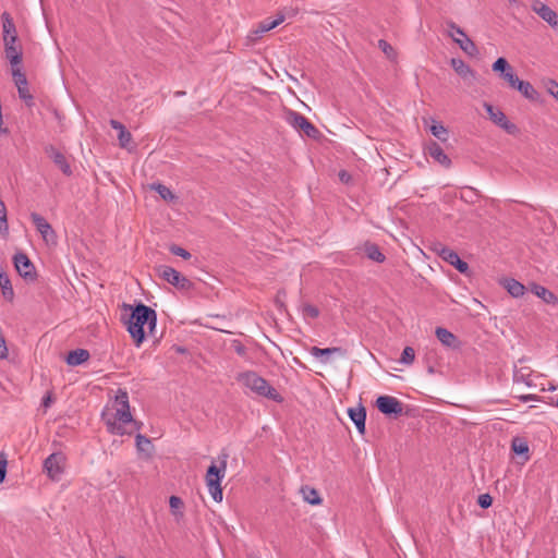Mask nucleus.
<instances>
[{
	"instance_id": "4",
	"label": "nucleus",
	"mask_w": 558,
	"mask_h": 558,
	"mask_svg": "<svg viewBox=\"0 0 558 558\" xmlns=\"http://www.w3.org/2000/svg\"><path fill=\"white\" fill-rule=\"evenodd\" d=\"M1 19L5 56L10 60L11 66L20 65L23 53L22 48L17 45L15 24L8 12H3Z\"/></svg>"
},
{
	"instance_id": "55",
	"label": "nucleus",
	"mask_w": 558,
	"mask_h": 558,
	"mask_svg": "<svg viewBox=\"0 0 558 558\" xmlns=\"http://www.w3.org/2000/svg\"><path fill=\"white\" fill-rule=\"evenodd\" d=\"M557 407H558V399H557Z\"/></svg>"
},
{
	"instance_id": "21",
	"label": "nucleus",
	"mask_w": 558,
	"mask_h": 558,
	"mask_svg": "<svg viewBox=\"0 0 558 558\" xmlns=\"http://www.w3.org/2000/svg\"><path fill=\"white\" fill-rule=\"evenodd\" d=\"M109 124L112 129L117 130L119 145L122 148H128L130 143L132 142V134L126 130V128L118 120L111 119Z\"/></svg>"
},
{
	"instance_id": "41",
	"label": "nucleus",
	"mask_w": 558,
	"mask_h": 558,
	"mask_svg": "<svg viewBox=\"0 0 558 558\" xmlns=\"http://www.w3.org/2000/svg\"><path fill=\"white\" fill-rule=\"evenodd\" d=\"M512 450L517 453V454H525L529 452V446L525 441H522V440H518V439H514L512 441V446H511Z\"/></svg>"
},
{
	"instance_id": "49",
	"label": "nucleus",
	"mask_w": 558,
	"mask_h": 558,
	"mask_svg": "<svg viewBox=\"0 0 558 558\" xmlns=\"http://www.w3.org/2000/svg\"><path fill=\"white\" fill-rule=\"evenodd\" d=\"M7 474V461L0 460V484L4 481Z\"/></svg>"
},
{
	"instance_id": "5",
	"label": "nucleus",
	"mask_w": 558,
	"mask_h": 558,
	"mask_svg": "<svg viewBox=\"0 0 558 558\" xmlns=\"http://www.w3.org/2000/svg\"><path fill=\"white\" fill-rule=\"evenodd\" d=\"M227 459L228 454L223 453L222 459L220 461V465L218 466L215 462H213L206 472V484L208 487V492L211 495L213 499L217 502L222 500V488H221V480L225 477L226 469H227Z\"/></svg>"
},
{
	"instance_id": "15",
	"label": "nucleus",
	"mask_w": 558,
	"mask_h": 558,
	"mask_svg": "<svg viewBox=\"0 0 558 558\" xmlns=\"http://www.w3.org/2000/svg\"><path fill=\"white\" fill-rule=\"evenodd\" d=\"M532 10L551 27H558V14L548 5L539 0H534L532 3Z\"/></svg>"
},
{
	"instance_id": "32",
	"label": "nucleus",
	"mask_w": 558,
	"mask_h": 558,
	"mask_svg": "<svg viewBox=\"0 0 558 558\" xmlns=\"http://www.w3.org/2000/svg\"><path fill=\"white\" fill-rule=\"evenodd\" d=\"M518 92H520L522 94V96L529 100H537V98H538L537 90L527 81L518 83Z\"/></svg>"
},
{
	"instance_id": "34",
	"label": "nucleus",
	"mask_w": 558,
	"mask_h": 558,
	"mask_svg": "<svg viewBox=\"0 0 558 558\" xmlns=\"http://www.w3.org/2000/svg\"><path fill=\"white\" fill-rule=\"evenodd\" d=\"M304 500L311 505H319L322 502V498L319 497L316 489L305 486L301 489Z\"/></svg>"
},
{
	"instance_id": "31",
	"label": "nucleus",
	"mask_w": 558,
	"mask_h": 558,
	"mask_svg": "<svg viewBox=\"0 0 558 558\" xmlns=\"http://www.w3.org/2000/svg\"><path fill=\"white\" fill-rule=\"evenodd\" d=\"M136 448L138 452L145 453L146 458H150L153 454L154 446L150 439L142 434L136 435Z\"/></svg>"
},
{
	"instance_id": "13",
	"label": "nucleus",
	"mask_w": 558,
	"mask_h": 558,
	"mask_svg": "<svg viewBox=\"0 0 558 558\" xmlns=\"http://www.w3.org/2000/svg\"><path fill=\"white\" fill-rule=\"evenodd\" d=\"M31 219L46 243L56 244L57 234L51 225L39 214L32 213Z\"/></svg>"
},
{
	"instance_id": "3",
	"label": "nucleus",
	"mask_w": 558,
	"mask_h": 558,
	"mask_svg": "<svg viewBox=\"0 0 558 558\" xmlns=\"http://www.w3.org/2000/svg\"><path fill=\"white\" fill-rule=\"evenodd\" d=\"M236 380L253 393L281 403L282 396L262 376L254 371L239 373Z\"/></svg>"
},
{
	"instance_id": "7",
	"label": "nucleus",
	"mask_w": 558,
	"mask_h": 558,
	"mask_svg": "<svg viewBox=\"0 0 558 558\" xmlns=\"http://www.w3.org/2000/svg\"><path fill=\"white\" fill-rule=\"evenodd\" d=\"M448 27L450 28L449 36L452 40L459 45L460 49L463 50L470 57H475L478 54V49L474 41L468 37L464 31L458 26L454 22H448Z\"/></svg>"
},
{
	"instance_id": "11",
	"label": "nucleus",
	"mask_w": 558,
	"mask_h": 558,
	"mask_svg": "<svg viewBox=\"0 0 558 558\" xmlns=\"http://www.w3.org/2000/svg\"><path fill=\"white\" fill-rule=\"evenodd\" d=\"M65 457L61 452L51 453L44 461V469L52 481H59L64 472Z\"/></svg>"
},
{
	"instance_id": "18",
	"label": "nucleus",
	"mask_w": 558,
	"mask_h": 558,
	"mask_svg": "<svg viewBox=\"0 0 558 558\" xmlns=\"http://www.w3.org/2000/svg\"><path fill=\"white\" fill-rule=\"evenodd\" d=\"M513 381L517 383V384H524L526 385L527 387H534L535 386V383H534V379H533V371L531 367L529 366H519V365H514V368H513Z\"/></svg>"
},
{
	"instance_id": "33",
	"label": "nucleus",
	"mask_w": 558,
	"mask_h": 558,
	"mask_svg": "<svg viewBox=\"0 0 558 558\" xmlns=\"http://www.w3.org/2000/svg\"><path fill=\"white\" fill-rule=\"evenodd\" d=\"M151 190L156 191L159 196L167 202H173L178 198L169 187L161 183L151 184Z\"/></svg>"
},
{
	"instance_id": "43",
	"label": "nucleus",
	"mask_w": 558,
	"mask_h": 558,
	"mask_svg": "<svg viewBox=\"0 0 558 558\" xmlns=\"http://www.w3.org/2000/svg\"><path fill=\"white\" fill-rule=\"evenodd\" d=\"M170 252L175 255V256H180L184 259H190L191 258V253L187 252L185 248L181 247V246H178V245H172L170 246Z\"/></svg>"
},
{
	"instance_id": "2",
	"label": "nucleus",
	"mask_w": 558,
	"mask_h": 558,
	"mask_svg": "<svg viewBox=\"0 0 558 558\" xmlns=\"http://www.w3.org/2000/svg\"><path fill=\"white\" fill-rule=\"evenodd\" d=\"M124 306L125 308L131 310V315L125 322L126 329L130 332L135 345L138 348L145 340V325L148 326L149 335L155 337L157 314L151 307L143 303H138L135 306L125 304Z\"/></svg>"
},
{
	"instance_id": "28",
	"label": "nucleus",
	"mask_w": 558,
	"mask_h": 558,
	"mask_svg": "<svg viewBox=\"0 0 558 558\" xmlns=\"http://www.w3.org/2000/svg\"><path fill=\"white\" fill-rule=\"evenodd\" d=\"M310 352L315 357H320L323 355H330V354H337L339 356L347 355V350L341 347H331V348H325V349H320L318 347H312Z\"/></svg>"
},
{
	"instance_id": "36",
	"label": "nucleus",
	"mask_w": 558,
	"mask_h": 558,
	"mask_svg": "<svg viewBox=\"0 0 558 558\" xmlns=\"http://www.w3.org/2000/svg\"><path fill=\"white\" fill-rule=\"evenodd\" d=\"M183 505L184 504H183L182 499L178 496H171L169 499V506H170L171 512L177 518H181L183 515V513L181 512Z\"/></svg>"
},
{
	"instance_id": "19",
	"label": "nucleus",
	"mask_w": 558,
	"mask_h": 558,
	"mask_svg": "<svg viewBox=\"0 0 558 558\" xmlns=\"http://www.w3.org/2000/svg\"><path fill=\"white\" fill-rule=\"evenodd\" d=\"M348 415L351 421L355 424L357 432L361 435L365 434V421H366V410L360 404L356 408H350L348 410Z\"/></svg>"
},
{
	"instance_id": "38",
	"label": "nucleus",
	"mask_w": 558,
	"mask_h": 558,
	"mask_svg": "<svg viewBox=\"0 0 558 558\" xmlns=\"http://www.w3.org/2000/svg\"><path fill=\"white\" fill-rule=\"evenodd\" d=\"M415 359V351L412 347H405L401 353L400 363L411 365Z\"/></svg>"
},
{
	"instance_id": "23",
	"label": "nucleus",
	"mask_w": 558,
	"mask_h": 558,
	"mask_svg": "<svg viewBox=\"0 0 558 558\" xmlns=\"http://www.w3.org/2000/svg\"><path fill=\"white\" fill-rule=\"evenodd\" d=\"M502 287L513 298H520L525 293L526 288L524 284L513 278H506L501 281Z\"/></svg>"
},
{
	"instance_id": "16",
	"label": "nucleus",
	"mask_w": 558,
	"mask_h": 558,
	"mask_svg": "<svg viewBox=\"0 0 558 558\" xmlns=\"http://www.w3.org/2000/svg\"><path fill=\"white\" fill-rule=\"evenodd\" d=\"M438 255L448 264L453 266L459 272L466 274L469 270V265L464 260H462L458 253L449 247H441L438 252Z\"/></svg>"
},
{
	"instance_id": "25",
	"label": "nucleus",
	"mask_w": 558,
	"mask_h": 558,
	"mask_svg": "<svg viewBox=\"0 0 558 558\" xmlns=\"http://www.w3.org/2000/svg\"><path fill=\"white\" fill-rule=\"evenodd\" d=\"M90 354L85 349H76L73 351H70L66 356V363L70 366H77L83 364L84 362L88 361Z\"/></svg>"
},
{
	"instance_id": "39",
	"label": "nucleus",
	"mask_w": 558,
	"mask_h": 558,
	"mask_svg": "<svg viewBox=\"0 0 558 558\" xmlns=\"http://www.w3.org/2000/svg\"><path fill=\"white\" fill-rule=\"evenodd\" d=\"M492 69L494 72H500V74L502 75L508 70H510L511 66L505 58L500 57L493 63Z\"/></svg>"
},
{
	"instance_id": "45",
	"label": "nucleus",
	"mask_w": 558,
	"mask_h": 558,
	"mask_svg": "<svg viewBox=\"0 0 558 558\" xmlns=\"http://www.w3.org/2000/svg\"><path fill=\"white\" fill-rule=\"evenodd\" d=\"M547 90L555 98L558 96V83L556 81L550 80L547 84Z\"/></svg>"
},
{
	"instance_id": "26",
	"label": "nucleus",
	"mask_w": 558,
	"mask_h": 558,
	"mask_svg": "<svg viewBox=\"0 0 558 558\" xmlns=\"http://www.w3.org/2000/svg\"><path fill=\"white\" fill-rule=\"evenodd\" d=\"M0 289L1 294L7 301H12L14 298V291L11 283V280L7 272L0 267Z\"/></svg>"
},
{
	"instance_id": "44",
	"label": "nucleus",
	"mask_w": 558,
	"mask_h": 558,
	"mask_svg": "<svg viewBox=\"0 0 558 558\" xmlns=\"http://www.w3.org/2000/svg\"><path fill=\"white\" fill-rule=\"evenodd\" d=\"M477 504L481 508L487 509L493 504V497L489 494H482L477 498Z\"/></svg>"
},
{
	"instance_id": "24",
	"label": "nucleus",
	"mask_w": 558,
	"mask_h": 558,
	"mask_svg": "<svg viewBox=\"0 0 558 558\" xmlns=\"http://www.w3.org/2000/svg\"><path fill=\"white\" fill-rule=\"evenodd\" d=\"M283 15H280L278 16L277 19H266L264 21H262L257 28L253 32V34L255 35L254 38H258L262 36V34L266 33V32H269L271 29H274L275 27H277L279 24H281L283 22Z\"/></svg>"
},
{
	"instance_id": "51",
	"label": "nucleus",
	"mask_w": 558,
	"mask_h": 558,
	"mask_svg": "<svg viewBox=\"0 0 558 558\" xmlns=\"http://www.w3.org/2000/svg\"><path fill=\"white\" fill-rule=\"evenodd\" d=\"M339 179L343 183H349L351 175L347 171L342 170L339 172Z\"/></svg>"
},
{
	"instance_id": "20",
	"label": "nucleus",
	"mask_w": 558,
	"mask_h": 558,
	"mask_svg": "<svg viewBox=\"0 0 558 558\" xmlns=\"http://www.w3.org/2000/svg\"><path fill=\"white\" fill-rule=\"evenodd\" d=\"M529 289L533 294L542 299L546 304L556 305L558 303L557 295L538 283L532 282L529 286Z\"/></svg>"
},
{
	"instance_id": "17",
	"label": "nucleus",
	"mask_w": 558,
	"mask_h": 558,
	"mask_svg": "<svg viewBox=\"0 0 558 558\" xmlns=\"http://www.w3.org/2000/svg\"><path fill=\"white\" fill-rule=\"evenodd\" d=\"M425 154L445 168H449L451 166L450 158L447 156L440 145L434 141H430L425 146Z\"/></svg>"
},
{
	"instance_id": "47",
	"label": "nucleus",
	"mask_w": 558,
	"mask_h": 558,
	"mask_svg": "<svg viewBox=\"0 0 558 558\" xmlns=\"http://www.w3.org/2000/svg\"><path fill=\"white\" fill-rule=\"evenodd\" d=\"M8 356V348L4 338L0 335V359Z\"/></svg>"
},
{
	"instance_id": "42",
	"label": "nucleus",
	"mask_w": 558,
	"mask_h": 558,
	"mask_svg": "<svg viewBox=\"0 0 558 558\" xmlns=\"http://www.w3.org/2000/svg\"><path fill=\"white\" fill-rule=\"evenodd\" d=\"M378 47L383 50V52L390 59L395 58L396 57V51L393 49V47L387 43L386 40L384 39H380L378 41Z\"/></svg>"
},
{
	"instance_id": "40",
	"label": "nucleus",
	"mask_w": 558,
	"mask_h": 558,
	"mask_svg": "<svg viewBox=\"0 0 558 558\" xmlns=\"http://www.w3.org/2000/svg\"><path fill=\"white\" fill-rule=\"evenodd\" d=\"M304 317L317 318L319 316V310L308 303H305L301 307Z\"/></svg>"
},
{
	"instance_id": "8",
	"label": "nucleus",
	"mask_w": 558,
	"mask_h": 558,
	"mask_svg": "<svg viewBox=\"0 0 558 558\" xmlns=\"http://www.w3.org/2000/svg\"><path fill=\"white\" fill-rule=\"evenodd\" d=\"M157 271L160 278L180 290L189 291L193 288L191 280L170 266L161 265Z\"/></svg>"
},
{
	"instance_id": "35",
	"label": "nucleus",
	"mask_w": 558,
	"mask_h": 558,
	"mask_svg": "<svg viewBox=\"0 0 558 558\" xmlns=\"http://www.w3.org/2000/svg\"><path fill=\"white\" fill-rule=\"evenodd\" d=\"M0 234H9V225L5 204L0 199Z\"/></svg>"
},
{
	"instance_id": "46",
	"label": "nucleus",
	"mask_w": 558,
	"mask_h": 558,
	"mask_svg": "<svg viewBox=\"0 0 558 558\" xmlns=\"http://www.w3.org/2000/svg\"><path fill=\"white\" fill-rule=\"evenodd\" d=\"M501 76L504 77L505 81L508 82L509 86L511 85V83H515L517 75L514 74L512 68L508 70L506 73H504Z\"/></svg>"
},
{
	"instance_id": "22",
	"label": "nucleus",
	"mask_w": 558,
	"mask_h": 558,
	"mask_svg": "<svg viewBox=\"0 0 558 558\" xmlns=\"http://www.w3.org/2000/svg\"><path fill=\"white\" fill-rule=\"evenodd\" d=\"M435 333H436L437 339L445 347L452 348V349L458 348V345H459L458 338L448 329L442 328V327H437Z\"/></svg>"
},
{
	"instance_id": "12",
	"label": "nucleus",
	"mask_w": 558,
	"mask_h": 558,
	"mask_svg": "<svg viewBox=\"0 0 558 558\" xmlns=\"http://www.w3.org/2000/svg\"><path fill=\"white\" fill-rule=\"evenodd\" d=\"M14 266L16 271L26 281H34L36 279V269L31 259L24 253H17L14 255Z\"/></svg>"
},
{
	"instance_id": "50",
	"label": "nucleus",
	"mask_w": 558,
	"mask_h": 558,
	"mask_svg": "<svg viewBox=\"0 0 558 558\" xmlns=\"http://www.w3.org/2000/svg\"><path fill=\"white\" fill-rule=\"evenodd\" d=\"M518 399L521 400L522 402H527V401H532V400H538V396L537 395H522V396H519Z\"/></svg>"
},
{
	"instance_id": "54",
	"label": "nucleus",
	"mask_w": 558,
	"mask_h": 558,
	"mask_svg": "<svg viewBox=\"0 0 558 558\" xmlns=\"http://www.w3.org/2000/svg\"><path fill=\"white\" fill-rule=\"evenodd\" d=\"M118 558H125V557H123V556H119Z\"/></svg>"
},
{
	"instance_id": "10",
	"label": "nucleus",
	"mask_w": 558,
	"mask_h": 558,
	"mask_svg": "<svg viewBox=\"0 0 558 558\" xmlns=\"http://www.w3.org/2000/svg\"><path fill=\"white\" fill-rule=\"evenodd\" d=\"M12 76L17 87L19 97L27 107H32L34 105V97L29 92L26 75L21 71L20 65L12 66Z\"/></svg>"
},
{
	"instance_id": "14",
	"label": "nucleus",
	"mask_w": 558,
	"mask_h": 558,
	"mask_svg": "<svg viewBox=\"0 0 558 558\" xmlns=\"http://www.w3.org/2000/svg\"><path fill=\"white\" fill-rule=\"evenodd\" d=\"M484 108L486 109V112L488 113L489 119L495 124H497L498 126L504 129L509 134H514L517 132L515 124L511 123L501 110L495 109L494 106H492L490 104H487V102L484 104Z\"/></svg>"
},
{
	"instance_id": "29",
	"label": "nucleus",
	"mask_w": 558,
	"mask_h": 558,
	"mask_svg": "<svg viewBox=\"0 0 558 558\" xmlns=\"http://www.w3.org/2000/svg\"><path fill=\"white\" fill-rule=\"evenodd\" d=\"M450 64L453 70L463 78H466L468 76H475L473 70L462 59L452 58Z\"/></svg>"
},
{
	"instance_id": "27",
	"label": "nucleus",
	"mask_w": 558,
	"mask_h": 558,
	"mask_svg": "<svg viewBox=\"0 0 558 558\" xmlns=\"http://www.w3.org/2000/svg\"><path fill=\"white\" fill-rule=\"evenodd\" d=\"M364 253L367 258L379 264L384 263L386 259L385 255L380 252L379 246L375 243L366 242L364 244Z\"/></svg>"
},
{
	"instance_id": "1",
	"label": "nucleus",
	"mask_w": 558,
	"mask_h": 558,
	"mask_svg": "<svg viewBox=\"0 0 558 558\" xmlns=\"http://www.w3.org/2000/svg\"><path fill=\"white\" fill-rule=\"evenodd\" d=\"M113 410L112 413H102V420L110 434L123 436L141 429L142 423L135 421L130 411L129 395L125 390L117 391Z\"/></svg>"
},
{
	"instance_id": "30",
	"label": "nucleus",
	"mask_w": 558,
	"mask_h": 558,
	"mask_svg": "<svg viewBox=\"0 0 558 558\" xmlns=\"http://www.w3.org/2000/svg\"><path fill=\"white\" fill-rule=\"evenodd\" d=\"M51 158L65 175H71L72 170L64 155L51 147Z\"/></svg>"
},
{
	"instance_id": "9",
	"label": "nucleus",
	"mask_w": 558,
	"mask_h": 558,
	"mask_svg": "<svg viewBox=\"0 0 558 558\" xmlns=\"http://www.w3.org/2000/svg\"><path fill=\"white\" fill-rule=\"evenodd\" d=\"M376 407L385 415L398 417L403 414V403L392 396H379Z\"/></svg>"
},
{
	"instance_id": "52",
	"label": "nucleus",
	"mask_w": 558,
	"mask_h": 558,
	"mask_svg": "<svg viewBox=\"0 0 558 558\" xmlns=\"http://www.w3.org/2000/svg\"><path fill=\"white\" fill-rule=\"evenodd\" d=\"M52 399H51V396L50 395H47L43 398V405L45 408H48L51 403Z\"/></svg>"
},
{
	"instance_id": "48",
	"label": "nucleus",
	"mask_w": 558,
	"mask_h": 558,
	"mask_svg": "<svg viewBox=\"0 0 558 558\" xmlns=\"http://www.w3.org/2000/svg\"><path fill=\"white\" fill-rule=\"evenodd\" d=\"M234 350L239 355L246 354V348L240 341H234Z\"/></svg>"
},
{
	"instance_id": "37",
	"label": "nucleus",
	"mask_w": 558,
	"mask_h": 558,
	"mask_svg": "<svg viewBox=\"0 0 558 558\" xmlns=\"http://www.w3.org/2000/svg\"><path fill=\"white\" fill-rule=\"evenodd\" d=\"M432 134L441 142L448 140V130L440 123H434L430 126Z\"/></svg>"
},
{
	"instance_id": "53",
	"label": "nucleus",
	"mask_w": 558,
	"mask_h": 558,
	"mask_svg": "<svg viewBox=\"0 0 558 558\" xmlns=\"http://www.w3.org/2000/svg\"><path fill=\"white\" fill-rule=\"evenodd\" d=\"M522 82L523 81L519 80V77L517 76L515 83H511L510 87L518 90V83H522Z\"/></svg>"
},
{
	"instance_id": "6",
	"label": "nucleus",
	"mask_w": 558,
	"mask_h": 558,
	"mask_svg": "<svg viewBox=\"0 0 558 558\" xmlns=\"http://www.w3.org/2000/svg\"><path fill=\"white\" fill-rule=\"evenodd\" d=\"M286 122L310 138L316 140L320 136L318 129L300 112L288 110L286 112Z\"/></svg>"
}]
</instances>
